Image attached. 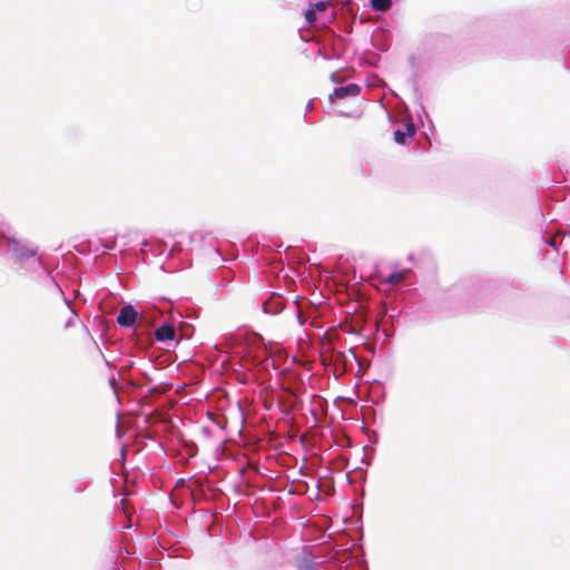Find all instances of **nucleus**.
<instances>
[{"label": "nucleus", "instance_id": "obj_11", "mask_svg": "<svg viewBox=\"0 0 570 570\" xmlns=\"http://www.w3.org/2000/svg\"><path fill=\"white\" fill-rule=\"evenodd\" d=\"M548 244L552 247H556L557 246V236L552 237L549 239Z\"/></svg>", "mask_w": 570, "mask_h": 570}, {"label": "nucleus", "instance_id": "obj_13", "mask_svg": "<svg viewBox=\"0 0 570 570\" xmlns=\"http://www.w3.org/2000/svg\"><path fill=\"white\" fill-rule=\"evenodd\" d=\"M297 316H298V318H301V311L299 309L297 311ZM299 323L303 324V321L299 320Z\"/></svg>", "mask_w": 570, "mask_h": 570}, {"label": "nucleus", "instance_id": "obj_9", "mask_svg": "<svg viewBox=\"0 0 570 570\" xmlns=\"http://www.w3.org/2000/svg\"><path fill=\"white\" fill-rule=\"evenodd\" d=\"M304 16L309 26H313L317 20L315 9L311 6L305 10Z\"/></svg>", "mask_w": 570, "mask_h": 570}, {"label": "nucleus", "instance_id": "obj_5", "mask_svg": "<svg viewBox=\"0 0 570 570\" xmlns=\"http://www.w3.org/2000/svg\"><path fill=\"white\" fill-rule=\"evenodd\" d=\"M415 135V127L412 122L406 124V131H402L397 129L394 132V140L400 144L404 145L406 144L407 138H412Z\"/></svg>", "mask_w": 570, "mask_h": 570}, {"label": "nucleus", "instance_id": "obj_7", "mask_svg": "<svg viewBox=\"0 0 570 570\" xmlns=\"http://www.w3.org/2000/svg\"><path fill=\"white\" fill-rule=\"evenodd\" d=\"M404 278H405V274L403 272H395V273L387 275L384 278V282L392 284V285H396V284H400L401 282H403Z\"/></svg>", "mask_w": 570, "mask_h": 570}, {"label": "nucleus", "instance_id": "obj_12", "mask_svg": "<svg viewBox=\"0 0 570 570\" xmlns=\"http://www.w3.org/2000/svg\"><path fill=\"white\" fill-rule=\"evenodd\" d=\"M68 313L71 315V318H70V320H68V324H70V323H71V320H72V321H75V320H76V317L72 315V313H71L70 311H69Z\"/></svg>", "mask_w": 570, "mask_h": 570}, {"label": "nucleus", "instance_id": "obj_1", "mask_svg": "<svg viewBox=\"0 0 570 570\" xmlns=\"http://www.w3.org/2000/svg\"><path fill=\"white\" fill-rule=\"evenodd\" d=\"M7 246L9 247V250L12 253L14 258L18 261H22L36 255V250L33 248L13 237L7 238Z\"/></svg>", "mask_w": 570, "mask_h": 570}, {"label": "nucleus", "instance_id": "obj_8", "mask_svg": "<svg viewBox=\"0 0 570 570\" xmlns=\"http://www.w3.org/2000/svg\"><path fill=\"white\" fill-rule=\"evenodd\" d=\"M297 570H318L317 563L307 559H302L297 562Z\"/></svg>", "mask_w": 570, "mask_h": 570}, {"label": "nucleus", "instance_id": "obj_4", "mask_svg": "<svg viewBox=\"0 0 570 570\" xmlns=\"http://www.w3.org/2000/svg\"><path fill=\"white\" fill-rule=\"evenodd\" d=\"M176 331L171 324H164L155 331V337L158 342L173 341Z\"/></svg>", "mask_w": 570, "mask_h": 570}, {"label": "nucleus", "instance_id": "obj_6", "mask_svg": "<svg viewBox=\"0 0 570 570\" xmlns=\"http://www.w3.org/2000/svg\"><path fill=\"white\" fill-rule=\"evenodd\" d=\"M371 4H372L373 9L384 12L391 8L392 1L391 0H371Z\"/></svg>", "mask_w": 570, "mask_h": 570}, {"label": "nucleus", "instance_id": "obj_10", "mask_svg": "<svg viewBox=\"0 0 570 570\" xmlns=\"http://www.w3.org/2000/svg\"><path fill=\"white\" fill-rule=\"evenodd\" d=\"M331 6V2L330 1H318L316 2L315 4L311 6L312 8L315 9V12H324L328 9V7Z\"/></svg>", "mask_w": 570, "mask_h": 570}, {"label": "nucleus", "instance_id": "obj_3", "mask_svg": "<svg viewBox=\"0 0 570 570\" xmlns=\"http://www.w3.org/2000/svg\"><path fill=\"white\" fill-rule=\"evenodd\" d=\"M361 88L355 83H350L344 87H337L334 89L333 94L330 95V99H343L347 96L356 97L358 96Z\"/></svg>", "mask_w": 570, "mask_h": 570}, {"label": "nucleus", "instance_id": "obj_2", "mask_svg": "<svg viewBox=\"0 0 570 570\" xmlns=\"http://www.w3.org/2000/svg\"><path fill=\"white\" fill-rule=\"evenodd\" d=\"M137 312L132 305H126L120 308L117 316V323L122 327L132 326L137 320Z\"/></svg>", "mask_w": 570, "mask_h": 570}]
</instances>
